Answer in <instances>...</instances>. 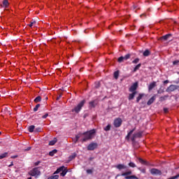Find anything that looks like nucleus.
Segmentation results:
<instances>
[{
    "mask_svg": "<svg viewBox=\"0 0 179 179\" xmlns=\"http://www.w3.org/2000/svg\"><path fill=\"white\" fill-rule=\"evenodd\" d=\"M95 134H96V129H94L83 133L84 138L82 139V142H87V141H90L93 139Z\"/></svg>",
    "mask_w": 179,
    "mask_h": 179,
    "instance_id": "nucleus-1",
    "label": "nucleus"
},
{
    "mask_svg": "<svg viewBox=\"0 0 179 179\" xmlns=\"http://www.w3.org/2000/svg\"><path fill=\"white\" fill-rule=\"evenodd\" d=\"M85 103H86V100L83 99L76 106L74 107L73 109H72V113L79 114V113H80V110H82V108L85 106Z\"/></svg>",
    "mask_w": 179,
    "mask_h": 179,
    "instance_id": "nucleus-2",
    "label": "nucleus"
},
{
    "mask_svg": "<svg viewBox=\"0 0 179 179\" xmlns=\"http://www.w3.org/2000/svg\"><path fill=\"white\" fill-rule=\"evenodd\" d=\"M40 169H41V167L34 168V169L29 171V176H31L32 177H36V176H40V174H41Z\"/></svg>",
    "mask_w": 179,
    "mask_h": 179,
    "instance_id": "nucleus-3",
    "label": "nucleus"
},
{
    "mask_svg": "<svg viewBox=\"0 0 179 179\" xmlns=\"http://www.w3.org/2000/svg\"><path fill=\"white\" fill-rule=\"evenodd\" d=\"M178 88H179V86H178V85H171L166 90V92H167V93H170V92H176V90H178Z\"/></svg>",
    "mask_w": 179,
    "mask_h": 179,
    "instance_id": "nucleus-4",
    "label": "nucleus"
},
{
    "mask_svg": "<svg viewBox=\"0 0 179 179\" xmlns=\"http://www.w3.org/2000/svg\"><path fill=\"white\" fill-rule=\"evenodd\" d=\"M114 127L115 128H120V127H121V125L122 124V120L120 117L118 118H116L115 120H114Z\"/></svg>",
    "mask_w": 179,
    "mask_h": 179,
    "instance_id": "nucleus-5",
    "label": "nucleus"
},
{
    "mask_svg": "<svg viewBox=\"0 0 179 179\" xmlns=\"http://www.w3.org/2000/svg\"><path fill=\"white\" fill-rule=\"evenodd\" d=\"M150 172L152 176H162V171L155 168L150 169Z\"/></svg>",
    "mask_w": 179,
    "mask_h": 179,
    "instance_id": "nucleus-6",
    "label": "nucleus"
},
{
    "mask_svg": "<svg viewBox=\"0 0 179 179\" xmlns=\"http://www.w3.org/2000/svg\"><path fill=\"white\" fill-rule=\"evenodd\" d=\"M98 144L97 143H91L87 146V150H94V149H97Z\"/></svg>",
    "mask_w": 179,
    "mask_h": 179,
    "instance_id": "nucleus-7",
    "label": "nucleus"
},
{
    "mask_svg": "<svg viewBox=\"0 0 179 179\" xmlns=\"http://www.w3.org/2000/svg\"><path fill=\"white\" fill-rule=\"evenodd\" d=\"M138 89V83H134L129 88V92H136V90Z\"/></svg>",
    "mask_w": 179,
    "mask_h": 179,
    "instance_id": "nucleus-8",
    "label": "nucleus"
},
{
    "mask_svg": "<svg viewBox=\"0 0 179 179\" xmlns=\"http://www.w3.org/2000/svg\"><path fill=\"white\" fill-rule=\"evenodd\" d=\"M156 86H157L156 81H153L152 83H151L148 86L149 92H150L151 90H153V89H155V87H156Z\"/></svg>",
    "mask_w": 179,
    "mask_h": 179,
    "instance_id": "nucleus-9",
    "label": "nucleus"
},
{
    "mask_svg": "<svg viewBox=\"0 0 179 179\" xmlns=\"http://www.w3.org/2000/svg\"><path fill=\"white\" fill-rule=\"evenodd\" d=\"M155 100H156V94L152 96L148 101L147 102L148 106H151V104H153L155 103Z\"/></svg>",
    "mask_w": 179,
    "mask_h": 179,
    "instance_id": "nucleus-10",
    "label": "nucleus"
},
{
    "mask_svg": "<svg viewBox=\"0 0 179 179\" xmlns=\"http://www.w3.org/2000/svg\"><path fill=\"white\" fill-rule=\"evenodd\" d=\"M171 34H168L166 35H164L160 38V40H164V41H167L170 37H171Z\"/></svg>",
    "mask_w": 179,
    "mask_h": 179,
    "instance_id": "nucleus-11",
    "label": "nucleus"
},
{
    "mask_svg": "<svg viewBox=\"0 0 179 179\" xmlns=\"http://www.w3.org/2000/svg\"><path fill=\"white\" fill-rule=\"evenodd\" d=\"M136 129V127H134L133 129H131L127 135L126 136V139H127V141H129V138L131 137V135H132V134H134V132H135V130Z\"/></svg>",
    "mask_w": 179,
    "mask_h": 179,
    "instance_id": "nucleus-12",
    "label": "nucleus"
},
{
    "mask_svg": "<svg viewBox=\"0 0 179 179\" xmlns=\"http://www.w3.org/2000/svg\"><path fill=\"white\" fill-rule=\"evenodd\" d=\"M115 167L117 169V170H124L127 169V166L122 164H117Z\"/></svg>",
    "mask_w": 179,
    "mask_h": 179,
    "instance_id": "nucleus-13",
    "label": "nucleus"
},
{
    "mask_svg": "<svg viewBox=\"0 0 179 179\" xmlns=\"http://www.w3.org/2000/svg\"><path fill=\"white\" fill-rule=\"evenodd\" d=\"M136 94V92H134L131 94H129L128 99L129 100H134L135 99V95Z\"/></svg>",
    "mask_w": 179,
    "mask_h": 179,
    "instance_id": "nucleus-14",
    "label": "nucleus"
},
{
    "mask_svg": "<svg viewBox=\"0 0 179 179\" xmlns=\"http://www.w3.org/2000/svg\"><path fill=\"white\" fill-rule=\"evenodd\" d=\"M131 174H132V171H127V172H124V173H122L121 176L122 177H129V176H131Z\"/></svg>",
    "mask_w": 179,
    "mask_h": 179,
    "instance_id": "nucleus-15",
    "label": "nucleus"
},
{
    "mask_svg": "<svg viewBox=\"0 0 179 179\" xmlns=\"http://www.w3.org/2000/svg\"><path fill=\"white\" fill-rule=\"evenodd\" d=\"M151 52L150 50H149L148 49L145 50L143 53V57H149V55H150Z\"/></svg>",
    "mask_w": 179,
    "mask_h": 179,
    "instance_id": "nucleus-16",
    "label": "nucleus"
},
{
    "mask_svg": "<svg viewBox=\"0 0 179 179\" xmlns=\"http://www.w3.org/2000/svg\"><path fill=\"white\" fill-rule=\"evenodd\" d=\"M138 162L141 164H144L145 166H148L149 164V163L145 160H143L142 158H138Z\"/></svg>",
    "mask_w": 179,
    "mask_h": 179,
    "instance_id": "nucleus-17",
    "label": "nucleus"
},
{
    "mask_svg": "<svg viewBox=\"0 0 179 179\" xmlns=\"http://www.w3.org/2000/svg\"><path fill=\"white\" fill-rule=\"evenodd\" d=\"M67 173H68V169H66V168L64 167V169L62 171L60 176H62V177H65Z\"/></svg>",
    "mask_w": 179,
    "mask_h": 179,
    "instance_id": "nucleus-18",
    "label": "nucleus"
},
{
    "mask_svg": "<svg viewBox=\"0 0 179 179\" xmlns=\"http://www.w3.org/2000/svg\"><path fill=\"white\" fill-rule=\"evenodd\" d=\"M8 6H9V1H8V0H3L2 7L8 8Z\"/></svg>",
    "mask_w": 179,
    "mask_h": 179,
    "instance_id": "nucleus-19",
    "label": "nucleus"
},
{
    "mask_svg": "<svg viewBox=\"0 0 179 179\" xmlns=\"http://www.w3.org/2000/svg\"><path fill=\"white\" fill-rule=\"evenodd\" d=\"M90 107H93V108L96 107V106H97V101L94 100V101H90Z\"/></svg>",
    "mask_w": 179,
    "mask_h": 179,
    "instance_id": "nucleus-20",
    "label": "nucleus"
},
{
    "mask_svg": "<svg viewBox=\"0 0 179 179\" xmlns=\"http://www.w3.org/2000/svg\"><path fill=\"white\" fill-rule=\"evenodd\" d=\"M142 134H143V132H142V131L134 133V138H142Z\"/></svg>",
    "mask_w": 179,
    "mask_h": 179,
    "instance_id": "nucleus-21",
    "label": "nucleus"
},
{
    "mask_svg": "<svg viewBox=\"0 0 179 179\" xmlns=\"http://www.w3.org/2000/svg\"><path fill=\"white\" fill-rule=\"evenodd\" d=\"M143 96H145V94H139L136 98V103H139V101H141V100H142V97H143Z\"/></svg>",
    "mask_w": 179,
    "mask_h": 179,
    "instance_id": "nucleus-22",
    "label": "nucleus"
},
{
    "mask_svg": "<svg viewBox=\"0 0 179 179\" xmlns=\"http://www.w3.org/2000/svg\"><path fill=\"white\" fill-rule=\"evenodd\" d=\"M64 169H65V166H64L59 167V169H57L56 170V171L55 172V174H58V173H61V171H62L64 170Z\"/></svg>",
    "mask_w": 179,
    "mask_h": 179,
    "instance_id": "nucleus-23",
    "label": "nucleus"
},
{
    "mask_svg": "<svg viewBox=\"0 0 179 179\" xmlns=\"http://www.w3.org/2000/svg\"><path fill=\"white\" fill-rule=\"evenodd\" d=\"M56 142H57V138H55L53 140L49 142V146H54Z\"/></svg>",
    "mask_w": 179,
    "mask_h": 179,
    "instance_id": "nucleus-24",
    "label": "nucleus"
},
{
    "mask_svg": "<svg viewBox=\"0 0 179 179\" xmlns=\"http://www.w3.org/2000/svg\"><path fill=\"white\" fill-rule=\"evenodd\" d=\"M125 179H139L138 177H136V176L133 175V176H125L124 177Z\"/></svg>",
    "mask_w": 179,
    "mask_h": 179,
    "instance_id": "nucleus-25",
    "label": "nucleus"
},
{
    "mask_svg": "<svg viewBox=\"0 0 179 179\" xmlns=\"http://www.w3.org/2000/svg\"><path fill=\"white\" fill-rule=\"evenodd\" d=\"M141 66H142V64H137L135 67H134V70H133V72H136V71H138V69H139V68H141Z\"/></svg>",
    "mask_w": 179,
    "mask_h": 179,
    "instance_id": "nucleus-26",
    "label": "nucleus"
},
{
    "mask_svg": "<svg viewBox=\"0 0 179 179\" xmlns=\"http://www.w3.org/2000/svg\"><path fill=\"white\" fill-rule=\"evenodd\" d=\"M34 128H36V127L34 125L29 126L28 127L29 132H34Z\"/></svg>",
    "mask_w": 179,
    "mask_h": 179,
    "instance_id": "nucleus-27",
    "label": "nucleus"
},
{
    "mask_svg": "<svg viewBox=\"0 0 179 179\" xmlns=\"http://www.w3.org/2000/svg\"><path fill=\"white\" fill-rule=\"evenodd\" d=\"M76 153H73L71 155L69 156V161H72L73 160V159H75L76 157Z\"/></svg>",
    "mask_w": 179,
    "mask_h": 179,
    "instance_id": "nucleus-28",
    "label": "nucleus"
},
{
    "mask_svg": "<svg viewBox=\"0 0 179 179\" xmlns=\"http://www.w3.org/2000/svg\"><path fill=\"white\" fill-rule=\"evenodd\" d=\"M166 99H169V95L159 97V101H164Z\"/></svg>",
    "mask_w": 179,
    "mask_h": 179,
    "instance_id": "nucleus-29",
    "label": "nucleus"
},
{
    "mask_svg": "<svg viewBox=\"0 0 179 179\" xmlns=\"http://www.w3.org/2000/svg\"><path fill=\"white\" fill-rule=\"evenodd\" d=\"M83 136V133H80L76 136V141H79V138H82Z\"/></svg>",
    "mask_w": 179,
    "mask_h": 179,
    "instance_id": "nucleus-30",
    "label": "nucleus"
},
{
    "mask_svg": "<svg viewBox=\"0 0 179 179\" xmlns=\"http://www.w3.org/2000/svg\"><path fill=\"white\" fill-rule=\"evenodd\" d=\"M131 58V55L127 54L123 57V61H127V59H129Z\"/></svg>",
    "mask_w": 179,
    "mask_h": 179,
    "instance_id": "nucleus-31",
    "label": "nucleus"
},
{
    "mask_svg": "<svg viewBox=\"0 0 179 179\" xmlns=\"http://www.w3.org/2000/svg\"><path fill=\"white\" fill-rule=\"evenodd\" d=\"M113 76L115 79H118V76H120V71H115Z\"/></svg>",
    "mask_w": 179,
    "mask_h": 179,
    "instance_id": "nucleus-32",
    "label": "nucleus"
},
{
    "mask_svg": "<svg viewBox=\"0 0 179 179\" xmlns=\"http://www.w3.org/2000/svg\"><path fill=\"white\" fill-rule=\"evenodd\" d=\"M5 157H8V152H4L0 155V159H5Z\"/></svg>",
    "mask_w": 179,
    "mask_h": 179,
    "instance_id": "nucleus-33",
    "label": "nucleus"
},
{
    "mask_svg": "<svg viewBox=\"0 0 179 179\" xmlns=\"http://www.w3.org/2000/svg\"><path fill=\"white\" fill-rule=\"evenodd\" d=\"M40 101H41V97L40 96H36L34 99V102L40 103Z\"/></svg>",
    "mask_w": 179,
    "mask_h": 179,
    "instance_id": "nucleus-34",
    "label": "nucleus"
},
{
    "mask_svg": "<svg viewBox=\"0 0 179 179\" xmlns=\"http://www.w3.org/2000/svg\"><path fill=\"white\" fill-rule=\"evenodd\" d=\"M57 150H55V149L52 150V151H50L49 152V156H51V157L54 156L55 155V153H57Z\"/></svg>",
    "mask_w": 179,
    "mask_h": 179,
    "instance_id": "nucleus-35",
    "label": "nucleus"
},
{
    "mask_svg": "<svg viewBox=\"0 0 179 179\" xmlns=\"http://www.w3.org/2000/svg\"><path fill=\"white\" fill-rule=\"evenodd\" d=\"M104 131H110L111 129V124H108L106 127L103 128Z\"/></svg>",
    "mask_w": 179,
    "mask_h": 179,
    "instance_id": "nucleus-36",
    "label": "nucleus"
},
{
    "mask_svg": "<svg viewBox=\"0 0 179 179\" xmlns=\"http://www.w3.org/2000/svg\"><path fill=\"white\" fill-rule=\"evenodd\" d=\"M59 177V176L58 175H55V176H52L49 177L48 179H58Z\"/></svg>",
    "mask_w": 179,
    "mask_h": 179,
    "instance_id": "nucleus-37",
    "label": "nucleus"
},
{
    "mask_svg": "<svg viewBox=\"0 0 179 179\" xmlns=\"http://www.w3.org/2000/svg\"><path fill=\"white\" fill-rule=\"evenodd\" d=\"M117 62L121 63V62H124V56H121L118 58Z\"/></svg>",
    "mask_w": 179,
    "mask_h": 179,
    "instance_id": "nucleus-38",
    "label": "nucleus"
},
{
    "mask_svg": "<svg viewBox=\"0 0 179 179\" xmlns=\"http://www.w3.org/2000/svg\"><path fill=\"white\" fill-rule=\"evenodd\" d=\"M40 103H38L36 106H35V108H34V113H36V111H37L38 110V108L40 107Z\"/></svg>",
    "mask_w": 179,
    "mask_h": 179,
    "instance_id": "nucleus-39",
    "label": "nucleus"
},
{
    "mask_svg": "<svg viewBox=\"0 0 179 179\" xmlns=\"http://www.w3.org/2000/svg\"><path fill=\"white\" fill-rule=\"evenodd\" d=\"M129 167H133V168L136 167V164H135V163H134V162H130L129 164Z\"/></svg>",
    "mask_w": 179,
    "mask_h": 179,
    "instance_id": "nucleus-40",
    "label": "nucleus"
},
{
    "mask_svg": "<svg viewBox=\"0 0 179 179\" xmlns=\"http://www.w3.org/2000/svg\"><path fill=\"white\" fill-rule=\"evenodd\" d=\"M33 24H36V20L31 21L30 24H29V27H33Z\"/></svg>",
    "mask_w": 179,
    "mask_h": 179,
    "instance_id": "nucleus-41",
    "label": "nucleus"
},
{
    "mask_svg": "<svg viewBox=\"0 0 179 179\" xmlns=\"http://www.w3.org/2000/svg\"><path fill=\"white\" fill-rule=\"evenodd\" d=\"M138 62H139V58H136L132 61V64H138Z\"/></svg>",
    "mask_w": 179,
    "mask_h": 179,
    "instance_id": "nucleus-42",
    "label": "nucleus"
},
{
    "mask_svg": "<svg viewBox=\"0 0 179 179\" xmlns=\"http://www.w3.org/2000/svg\"><path fill=\"white\" fill-rule=\"evenodd\" d=\"M86 171L87 174H93V170L92 169H87Z\"/></svg>",
    "mask_w": 179,
    "mask_h": 179,
    "instance_id": "nucleus-43",
    "label": "nucleus"
},
{
    "mask_svg": "<svg viewBox=\"0 0 179 179\" xmlns=\"http://www.w3.org/2000/svg\"><path fill=\"white\" fill-rule=\"evenodd\" d=\"M179 64V60H175L173 62V65H178Z\"/></svg>",
    "mask_w": 179,
    "mask_h": 179,
    "instance_id": "nucleus-44",
    "label": "nucleus"
},
{
    "mask_svg": "<svg viewBox=\"0 0 179 179\" xmlns=\"http://www.w3.org/2000/svg\"><path fill=\"white\" fill-rule=\"evenodd\" d=\"M35 132H41V127H38L35 129Z\"/></svg>",
    "mask_w": 179,
    "mask_h": 179,
    "instance_id": "nucleus-45",
    "label": "nucleus"
},
{
    "mask_svg": "<svg viewBox=\"0 0 179 179\" xmlns=\"http://www.w3.org/2000/svg\"><path fill=\"white\" fill-rule=\"evenodd\" d=\"M48 117V113H45L44 115L42 116V118L45 119Z\"/></svg>",
    "mask_w": 179,
    "mask_h": 179,
    "instance_id": "nucleus-46",
    "label": "nucleus"
},
{
    "mask_svg": "<svg viewBox=\"0 0 179 179\" xmlns=\"http://www.w3.org/2000/svg\"><path fill=\"white\" fill-rule=\"evenodd\" d=\"M135 139H136V137H135V135L133 134V136H132V138H131L132 142H134Z\"/></svg>",
    "mask_w": 179,
    "mask_h": 179,
    "instance_id": "nucleus-47",
    "label": "nucleus"
},
{
    "mask_svg": "<svg viewBox=\"0 0 179 179\" xmlns=\"http://www.w3.org/2000/svg\"><path fill=\"white\" fill-rule=\"evenodd\" d=\"M31 150V147H28L27 149L24 150L25 152H27L29 150Z\"/></svg>",
    "mask_w": 179,
    "mask_h": 179,
    "instance_id": "nucleus-48",
    "label": "nucleus"
},
{
    "mask_svg": "<svg viewBox=\"0 0 179 179\" xmlns=\"http://www.w3.org/2000/svg\"><path fill=\"white\" fill-rule=\"evenodd\" d=\"M169 80H166L164 81V85H167V83H169Z\"/></svg>",
    "mask_w": 179,
    "mask_h": 179,
    "instance_id": "nucleus-49",
    "label": "nucleus"
},
{
    "mask_svg": "<svg viewBox=\"0 0 179 179\" xmlns=\"http://www.w3.org/2000/svg\"><path fill=\"white\" fill-rule=\"evenodd\" d=\"M40 163H41L40 161L35 162V166H38L40 164Z\"/></svg>",
    "mask_w": 179,
    "mask_h": 179,
    "instance_id": "nucleus-50",
    "label": "nucleus"
},
{
    "mask_svg": "<svg viewBox=\"0 0 179 179\" xmlns=\"http://www.w3.org/2000/svg\"><path fill=\"white\" fill-rule=\"evenodd\" d=\"M164 113H167L169 111V109L167 108H164Z\"/></svg>",
    "mask_w": 179,
    "mask_h": 179,
    "instance_id": "nucleus-51",
    "label": "nucleus"
},
{
    "mask_svg": "<svg viewBox=\"0 0 179 179\" xmlns=\"http://www.w3.org/2000/svg\"><path fill=\"white\" fill-rule=\"evenodd\" d=\"M16 157H17V155H13L11 157V159H16Z\"/></svg>",
    "mask_w": 179,
    "mask_h": 179,
    "instance_id": "nucleus-52",
    "label": "nucleus"
},
{
    "mask_svg": "<svg viewBox=\"0 0 179 179\" xmlns=\"http://www.w3.org/2000/svg\"><path fill=\"white\" fill-rule=\"evenodd\" d=\"M61 97H62V95H59V96L57 97V100H59V99H61Z\"/></svg>",
    "mask_w": 179,
    "mask_h": 179,
    "instance_id": "nucleus-53",
    "label": "nucleus"
},
{
    "mask_svg": "<svg viewBox=\"0 0 179 179\" xmlns=\"http://www.w3.org/2000/svg\"><path fill=\"white\" fill-rule=\"evenodd\" d=\"M13 166V162H11V164L8 166V167H12Z\"/></svg>",
    "mask_w": 179,
    "mask_h": 179,
    "instance_id": "nucleus-54",
    "label": "nucleus"
},
{
    "mask_svg": "<svg viewBox=\"0 0 179 179\" xmlns=\"http://www.w3.org/2000/svg\"><path fill=\"white\" fill-rule=\"evenodd\" d=\"M121 175H120V174H117V176H116V178H117V177H120Z\"/></svg>",
    "mask_w": 179,
    "mask_h": 179,
    "instance_id": "nucleus-55",
    "label": "nucleus"
},
{
    "mask_svg": "<svg viewBox=\"0 0 179 179\" xmlns=\"http://www.w3.org/2000/svg\"><path fill=\"white\" fill-rule=\"evenodd\" d=\"M134 9H136V6H134Z\"/></svg>",
    "mask_w": 179,
    "mask_h": 179,
    "instance_id": "nucleus-56",
    "label": "nucleus"
},
{
    "mask_svg": "<svg viewBox=\"0 0 179 179\" xmlns=\"http://www.w3.org/2000/svg\"><path fill=\"white\" fill-rule=\"evenodd\" d=\"M76 142H78V141H76V140H75V141H74V143H76Z\"/></svg>",
    "mask_w": 179,
    "mask_h": 179,
    "instance_id": "nucleus-57",
    "label": "nucleus"
},
{
    "mask_svg": "<svg viewBox=\"0 0 179 179\" xmlns=\"http://www.w3.org/2000/svg\"><path fill=\"white\" fill-rule=\"evenodd\" d=\"M27 179H31V177L28 178Z\"/></svg>",
    "mask_w": 179,
    "mask_h": 179,
    "instance_id": "nucleus-58",
    "label": "nucleus"
},
{
    "mask_svg": "<svg viewBox=\"0 0 179 179\" xmlns=\"http://www.w3.org/2000/svg\"><path fill=\"white\" fill-rule=\"evenodd\" d=\"M46 100H48V97H46Z\"/></svg>",
    "mask_w": 179,
    "mask_h": 179,
    "instance_id": "nucleus-59",
    "label": "nucleus"
},
{
    "mask_svg": "<svg viewBox=\"0 0 179 179\" xmlns=\"http://www.w3.org/2000/svg\"><path fill=\"white\" fill-rule=\"evenodd\" d=\"M1 134H2V132L0 131V135H1Z\"/></svg>",
    "mask_w": 179,
    "mask_h": 179,
    "instance_id": "nucleus-60",
    "label": "nucleus"
},
{
    "mask_svg": "<svg viewBox=\"0 0 179 179\" xmlns=\"http://www.w3.org/2000/svg\"><path fill=\"white\" fill-rule=\"evenodd\" d=\"M158 93H160V91H158Z\"/></svg>",
    "mask_w": 179,
    "mask_h": 179,
    "instance_id": "nucleus-61",
    "label": "nucleus"
},
{
    "mask_svg": "<svg viewBox=\"0 0 179 179\" xmlns=\"http://www.w3.org/2000/svg\"><path fill=\"white\" fill-rule=\"evenodd\" d=\"M96 87H99V86H96Z\"/></svg>",
    "mask_w": 179,
    "mask_h": 179,
    "instance_id": "nucleus-62",
    "label": "nucleus"
}]
</instances>
